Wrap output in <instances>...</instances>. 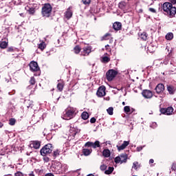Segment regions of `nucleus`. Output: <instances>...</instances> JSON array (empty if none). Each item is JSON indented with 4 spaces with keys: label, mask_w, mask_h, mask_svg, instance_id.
Returning a JSON list of instances; mask_svg holds the SVG:
<instances>
[{
    "label": "nucleus",
    "mask_w": 176,
    "mask_h": 176,
    "mask_svg": "<svg viewBox=\"0 0 176 176\" xmlns=\"http://www.w3.org/2000/svg\"><path fill=\"white\" fill-rule=\"evenodd\" d=\"M162 10L164 12L167 13V14L170 17H175L176 14V8L173 7V4L171 3L165 2L162 5Z\"/></svg>",
    "instance_id": "obj_1"
},
{
    "label": "nucleus",
    "mask_w": 176,
    "mask_h": 176,
    "mask_svg": "<svg viewBox=\"0 0 176 176\" xmlns=\"http://www.w3.org/2000/svg\"><path fill=\"white\" fill-rule=\"evenodd\" d=\"M76 115V109L70 107L63 112L62 118L65 120H71Z\"/></svg>",
    "instance_id": "obj_2"
},
{
    "label": "nucleus",
    "mask_w": 176,
    "mask_h": 176,
    "mask_svg": "<svg viewBox=\"0 0 176 176\" xmlns=\"http://www.w3.org/2000/svg\"><path fill=\"white\" fill-rule=\"evenodd\" d=\"M53 10V8L49 3H45L42 8L41 14L43 17L48 18L52 16V11Z\"/></svg>",
    "instance_id": "obj_3"
},
{
    "label": "nucleus",
    "mask_w": 176,
    "mask_h": 176,
    "mask_svg": "<svg viewBox=\"0 0 176 176\" xmlns=\"http://www.w3.org/2000/svg\"><path fill=\"white\" fill-rule=\"evenodd\" d=\"M53 151V147L52 146V144H48L45 146H44L40 151V153L41 156H46L47 155H50L52 153V151Z\"/></svg>",
    "instance_id": "obj_4"
},
{
    "label": "nucleus",
    "mask_w": 176,
    "mask_h": 176,
    "mask_svg": "<svg viewBox=\"0 0 176 176\" xmlns=\"http://www.w3.org/2000/svg\"><path fill=\"white\" fill-rule=\"evenodd\" d=\"M118 75V72L114 69H109L106 73V78L108 82H112L113 79H115L116 76Z\"/></svg>",
    "instance_id": "obj_5"
},
{
    "label": "nucleus",
    "mask_w": 176,
    "mask_h": 176,
    "mask_svg": "<svg viewBox=\"0 0 176 176\" xmlns=\"http://www.w3.org/2000/svg\"><path fill=\"white\" fill-rule=\"evenodd\" d=\"M127 157H129V155L126 153H122L120 156L116 157L114 160L115 163L121 164L123 163H126L127 162Z\"/></svg>",
    "instance_id": "obj_6"
},
{
    "label": "nucleus",
    "mask_w": 176,
    "mask_h": 176,
    "mask_svg": "<svg viewBox=\"0 0 176 176\" xmlns=\"http://www.w3.org/2000/svg\"><path fill=\"white\" fill-rule=\"evenodd\" d=\"M85 146H87V148H94V149H96V148H100L101 145L100 144V141L96 140L95 142H87L85 143Z\"/></svg>",
    "instance_id": "obj_7"
},
{
    "label": "nucleus",
    "mask_w": 176,
    "mask_h": 176,
    "mask_svg": "<svg viewBox=\"0 0 176 176\" xmlns=\"http://www.w3.org/2000/svg\"><path fill=\"white\" fill-rule=\"evenodd\" d=\"M29 67L32 72H36L37 71H39V66L38 65V63L35 61L30 62Z\"/></svg>",
    "instance_id": "obj_8"
},
{
    "label": "nucleus",
    "mask_w": 176,
    "mask_h": 176,
    "mask_svg": "<svg viewBox=\"0 0 176 176\" xmlns=\"http://www.w3.org/2000/svg\"><path fill=\"white\" fill-rule=\"evenodd\" d=\"M160 112L161 113H163V115H173V112H174V109L172 107H169L166 109H161Z\"/></svg>",
    "instance_id": "obj_9"
},
{
    "label": "nucleus",
    "mask_w": 176,
    "mask_h": 176,
    "mask_svg": "<svg viewBox=\"0 0 176 176\" xmlns=\"http://www.w3.org/2000/svg\"><path fill=\"white\" fill-rule=\"evenodd\" d=\"M78 131H79V129H78V128L70 126L69 137L71 138L72 140H74V138H75V135Z\"/></svg>",
    "instance_id": "obj_10"
},
{
    "label": "nucleus",
    "mask_w": 176,
    "mask_h": 176,
    "mask_svg": "<svg viewBox=\"0 0 176 176\" xmlns=\"http://www.w3.org/2000/svg\"><path fill=\"white\" fill-rule=\"evenodd\" d=\"M105 90V86L100 87L96 92V95L98 96V97H104V96H105L106 94Z\"/></svg>",
    "instance_id": "obj_11"
},
{
    "label": "nucleus",
    "mask_w": 176,
    "mask_h": 176,
    "mask_svg": "<svg viewBox=\"0 0 176 176\" xmlns=\"http://www.w3.org/2000/svg\"><path fill=\"white\" fill-rule=\"evenodd\" d=\"M30 146L31 148H34V149H39V148H41V142L38 140L31 141Z\"/></svg>",
    "instance_id": "obj_12"
},
{
    "label": "nucleus",
    "mask_w": 176,
    "mask_h": 176,
    "mask_svg": "<svg viewBox=\"0 0 176 176\" xmlns=\"http://www.w3.org/2000/svg\"><path fill=\"white\" fill-rule=\"evenodd\" d=\"M142 94L144 98H152L153 94L151 90L145 89L142 92Z\"/></svg>",
    "instance_id": "obj_13"
},
{
    "label": "nucleus",
    "mask_w": 176,
    "mask_h": 176,
    "mask_svg": "<svg viewBox=\"0 0 176 176\" xmlns=\"http://www.w3.org/2000/svg\"><path fill=\"white\" fill-rule=\"evenodd\" d=\"M155 90L156 91V93L157 94H161V93H163L164 91V85L163 84H158Z\"/></svg>",
    "instance_id": "obj_14"
},
{
    "label": "nucleus",
    "mask_w": 176,
    "mask_h": 176,
    "mask_svg": "<svg viewBox=\"0 0 176 176\" xmlns=\"http://www.w3.org/2000/svg\"><path fill=\"white\" fill-rule=\"evenodd\" d=\"M130 144L129 141H124L123 144L121 146L117 145V148L119 152L120 151H123V149H126V146H129Z\"/></svg>",
    "instance_id": "obj_15"
},
{
    "label": "nucleus",
    "mask_w": 176,
    "mask_h": 176,
    "mask_svg": "<svg viewBox=\"0 0 176 176\" xmlns=\"http://www.w3.org/2000/svg\"><path fill=\"white\" fill-rule=\"evenodd\" d=\"M91 53V47H85L81 52L82 56H89Z\"/></svg>",
    "instance_id": "obj_16"
},
{
    "label": "nucleus",
    "mask_w": 176,
    "mask_h": 176,
    "mask_svg": "<svg viewBox=\"0 0 176 176\" xmlns=\"http://www.w3.org/2000/svg\"><path fill=\"white\" fill-rule=\"evenodd\" d=\"M167 90H168L169 94L173 96V95L175 94L176 87L173 86V85H168L167 86Z\"/></svg>",
    "instance_id": "obj_17"
},
{
    "label": "nucleus",
    "mask_w": 176,
    "mask_h": 176,
    "mask_svg": "<svg viewBox=\"0 0 176 176\" xmlns=\"http://www.w3.org/2000/svg\"><path fill=\"white\" fill-rule=\"evenodd\" d=\"M71 9H72V8L69 7L65 13V17H66L67 20H69V19L72 17V10H71Z\"/></svg>",
    "instance_id": "obj_18"
},
{
    "label": "nucleus",
    "mask_w": 176,
    "mask_h": 176,
    "mask_svg": "<svg viewBox=\"0 0 176 176\" xmlns=\"http://www.w3.org/2000/svg\"><path fill=\"white\" fill-rule=\"evenodd\" d=\"M113 28L116 31H119L122 28V23L120 22H116L113 24Z\"/></svg>",
    "instance_id": "obj_19"
},
{
    "label": "nucleus",
    "mask_w": 176,
    "mask_h": 176,
    "mask_svg": "<svg viewBox=\"0 0 176 176\" xmlns=\"http://www.w3.org/2000/svg\"><path fill=\"white\" fill-rule=\"evenodd\" d=\"M135 109H131L130 106H125L124 107V112L126 114H130V113H133V112H134Z\"/></svg>",
    "instance_id": "obj_20"
},
{
    "label": "nucleus",
    "mask_w": 176,
    "mask_h": 176,
    "mask_svg": "<svg viewBox=\"0 0 176 176\" xmlns=\"http://www.w3.org/2000/svg\"><path fill=\"white\" fill-rule=\"evenodd\" d=\"M92 152H93V150L91 148H90V149L83 148L82 149V154L84 155V156H89L91 154Z\"/></svg>",
    "instance_id": "obj_21"
},
{
    "label": "nucleus",
    "mask_w": 176,
    "mask_h": 176,
    "mask_svg": "<svg viewBox=\"0 0 176 176\" xmlns=\"http://www.w3.org/2000/svg\"><path fill=\"white\" fill-rule=\"evenodd\" d=\"M41 43L38 44V49L40 50H45L46 49V43H45L43 41H40Z\"/></svg>",
    "instance_id": "obj_22"
},
{
    "label": "nucleus",
    "mask_w": 176,
    "mask_h": 176,
    "mask_svg": "<svg viewBox=\"0 0 176 176\" xmlns=\"http://www.w3.org/2000/svg\"><path fill=\"white\" fill-rule=\"evenodd\" d=\"M61 127V124H56V122H52L51 124L52 130H57Z\"/></svg>",
    "instance_id": "obj_23"
},
{
    "label": "nucleus",
    "mask_w": 176,
    "mask_h": 176,
    "mask_svg": "<svg viewBox=\"0 0 176 176\" xmlns=\"http://www.w3.org/2000/svg\"><path fill=\"white\" fill-rule=\"evenodd\" d=\"M102 155L104 157H109L111 156V151L109 149H104L102 152Z\"/></svg>",
    "instance_id": "obj_24"
},
{
    "label": "nucleus",
    "mask_w": 176,
    "mask_h": 176,
    "mask_svg": "<svg viewBox=\"0 0 176 176\" xmlns=\"http://www.w3.org/2000/svg\"><path fill=\"white\" fill-rule=\"evenodd\" d=\"M36 116V121L34 122V123H38V122H41V120H43V116L42 114H41L40 116L38 114H36V116H34V118Z\"/></svg>",
    "instance_id": "obj_25"
},
{
    "label": "nucleus",
    "mask_w": 176,
    "mask_h": 176,
    "mask_svg": "<svg viewBox=\"0 0 176 176\" xmlns=\"http://www.w3.org/2000/svg\"><path fill=\"white\" fill-rule=\"evenodd\" d=\"M118 8H120V9H122V10H124L126 9V2L122 1L119 3Z\"/></svg>",
    "instance_id": "obj_26"
},
{
    "label": "nucleus",
    "mask_w": 176,
    "mask_h": 176,
    "mask_svg": "<svg viewBox=\"0 0 176 176\" xmlns=\"http://www.w3.org/2000/svg\"><path fill=\"white\" fill-rule=\"evenodd\" d=\"M81 118L84 120H87V119H89V113L86 111L82 112V113L81 114Z\"/></svg>",
    "instance_id": "obj_27"
},
{
    "label": "nucleus",
    "mask_w": 176,
    "mask_h": 176,
    "mask_svg": "<svg viewBox=\"0 0 176 176\" xmlns=\"http://www.w3.org/2000/svg\"><path fill=\"white\" fill-rule=\"evenodd\" d=\"M165 38L167 39V41H171V39L174 38V34L171 32H169L166 35Z\"/></svg>",
    "instance_id": "obj_28"
},
{
    "label": "nucleus",
    "mask_w": 176,
    "mask_h": 176,
    "mask_svg": "<svg viewBox=\"0 0 176 176\" xmlns=\"http://www.w3.org/2000/svg\"><path fill=\"white\" fill-rule=\"evenodd\" d=\"M101 58H102V63H109V61H111V58L106 56H102Z\"/></svg>",
    "instance_id": "obj_29"
},
{
    "label": "nucleus",
    "mask_w": 176,
    "mask_h": 176,
    "mask_svg": "<svg viewBox=\"0 0 176 176\" xmlns=\"http://www.w3.org/2000/svg\"><path fill=\"white\" fill-rule=\"evenodd\" d=\"M57 89L59 91H63V89H64V82L58 83Z\"/></svg>",
    "instance_id": "obj_30"
},
{
    "label": "nucleus",
    "mask_w": 176,
    "mask_h": 176,
    "mask_svg": "<svg viewBox=\"0 0 176 176\" xmlns=\"http://www.w3.org/2000/svg\"><path fill=\"white\" fill-rule=\"evenodd\" d=\"M113 171V167H111L109 166L108 168V169H107L105 171H104V174H107V175H109V174H112Z\"/></svg>",
    "instance_id": "obj_31"
},
{
    "label": "nucleus",
    "mask_w": 176,
    "mask_h": 176,
    "mask_svg": "<svg viewBox=\"0 0 176 176\" xmlns=\"http://www.w3.org/2000/svg\"><path fill=\"white\" fill-rule=\"evenodd\" d=\"M140 38L143 40V41H146L147 38H148V34H146V32H144L143 33H142L140 34Z\"/></svg>",
    "instance_id": "obj_32"
},
{
    "label": "nucleus",
    "mask_w": 176,
    "mask_h": 176,
    "mask_svg": "<svg viewBox=\"0 0 176 176\" xmlns=\"http://www.w3.org/2000/svg\"><path fill=\"white\" fill-rule=\"evenodd\" d=\"M0 47L1 49H6L8 47V43L6 41H2L0 43Z\"/></svg>",
    "instance_id": "obj_33"
},
{
    "label": "nucleus",
    "mask_w": 176,
    "mask_h": 176,
    "mask_svg": "<svg viewBox=\"0 0 176 176\" xmlns=\"http://www.w3.org/2000/svg\"><path fill=\"white\" fill-rule=\"evenodd\" d=\"M74 52L76 54H79V53H80V47H79L78 45L76 46L74 48Z\"/></svg>",
    "instance_id": "obj_34"
},
{
    "label": "nucleus",
    "mask_w": 176,
    "mask_h": 176,
    "mask_svg": "<svg viewBox=\"0 0 176 176\" xmlns=\"http://www.w3.org/2000/svg\"><path fill=\"white\" fill-rule=\"evenodd\" d=\"M29 14H35L36 10L34 8H29L28 10Z\"/></svg>",
    "instance_id": "obj_35"
},
{
    "label": "nucleus",
    "mask_w": 176,
    "mask_h": 176,
    "mask_svg": "<svg viewBox=\"0 0 176 176\" xmlns=\"http://www.w3.org/2000/svg\"><path fill=\"white\" fill-rule=\"evenodd\" d=\"M9 124L10 126H14L16 124V119L14 118H11L9 120Z\"/></svg>",
    "instance_id": "obj_36"
},
{
    "label": "nucleus",
    "mask_w": 176,
    "mask_h": 176,
    "mask_svg": "<svg viewBox=\"0 0 176 176\" xmlns=\"http://www.w3.org/2000/svg\"><path fill=\"white\" fill-rule=\"evenodd\" d=\"M107 112L109 115H113V107H109V109H107Z\"/></svg>",
    "instance_id": "obj_37"
},
{
    "label": "nucleus",
    "mask_w": 176,
    "mask_h": 176,
    "mask_svg": "<svg viewBox=\"0 0 176 176\" xmlns=\"http://www.w3.org/2000/svg\"><path fill=\"white\" fill-rule=\"evenodd\" d=\"M170 61V56H166L165 59L164 60V64L165 65H167L168 64V62Z\"/></svg>",
    "instance_id": "obj_38"
},
{
    "label": "nucleus",
    "mask_w": 176,
    "mask_h": 176,
    "mask_svg": "<svg viewBox=\"0 0 176 176\" xmlns=\"http://www.w3.org/2000/svg\"><path fill=\"white\" fill-rule=\"evenodd\" d=\"M60 155V151L58 150H55L53 153L54 157H57Z\"/></svg>",
    "instance_id": "obj_39"
},
{
    "label": "nucleus",
    "mask_w": 176,
    "mask_h": 176,
    "mask_svg": "<svg viewBox=\"0 0 176 176\" xmlns=\"http://www.w3.org/2000/svg\"><path fill=\"white\" fill-rule=\"evenodd\" d=\"M132 168H135V170H137L138 168V162H135L133 163Z\"/></svg>",
    "instance_id": "obj_40"
},
{
    "label": "nucleus",
    "mask_w": 176,
    "mask_h": 176,
    "mask_svg": "<svg viewBox=\"0 0 176 176\" xmlns=\"http://www.w3.org/2000/svg\"><path fill=\"white\" fill-rule=\"evenodd\" d=\"M144 148H145V145L144 146H138L136 148V151L138 152H141V151H142V149H144Z\"/></svg>",
    "instance_id": "obj_41"
},
{
    "label": "nucleus",
    "mask_w": 176,
    "mask_h": 176,
    "mask_svg": "<svg viewBox=\"0 0 176 176\" xmlns=\"http://www.w3.org/2000/svg\"><path fill=\"white\" fill-rule=\"evenodd\" d=\"M30 83V85H35V78L31 77Z\"/></svg>",
    "instance_id": "obj_42"
},
{
    "label": "nucleus",
    "mask_w": 176,
    "mask_h": 176,
    "mask_svg": "<svg viewBox=\"0 0 176 176\" xmlns=\"http://www.w3.org/2000/svg\"><path fill=\"white\" fill-rule=\"evenodd\" d=\"M108 36H111V34L109 33H107L104 36H103V39H104V41H107L108 38Z\"/></svg>",
    "instance_id": "obj_43"
},
{
    "label": "nucleus",
    "mask_w": 176,
    "mask_h": 176,
    "mask_svg": "<svg viewBox=\"0 0 176 176\" xmlns=\"http://www.w3.org/2000/svg\"><path fill=\"white\" fill-rule=\"evenodd\" d=\"M151 127L152 129H156V127H157V124L156 122H153L151 124Z\"/></svg>",
    "instance_id": "obj_44"
},
{
    "label": "nucleus",
    "mask_w": 176,
    "mask_h": 176,
    "mask_svg": "<svg viewBox=\"0 0 176 176\" xmlns=\"http://www.w3.org/2000/svg\"><path fill=\"white\" fill-rule=\"evenodd\" d=\"M100 170L102 171H104V170H107V166L105 164H102L100 166Z\"/></svg>",
    "instance_id": "obj_45"
},
{
    "label": "nucleus",
    "mask_w": 176,
    "mask_h": 176,
    "mask_svg": "<svg viewBox=\"0 0 176 176\" xmlns=\"http://www.w3.org/2000/svg\"><path fill=\"white\" fill-rule=\"evenodd\" d=\"M14 176H24V174H23V173L19 171V172H16V173L14 174Z\"/></svg>",
    "instance_id": "obj_46"
},
{
    "label": "nucleus",
    "mask_w": 176,
    "mask_h": 176,
    "mask_svg": "<svg viewBox=\"0 0 176 176\" xmlns=\"http://www.w3.org/2000/svg\"><path fill=\"white\" fill-rule=\"evenodd\" d=\"M84 5H89L90 3V0H82Z\"/></svg>",
    "instance_id": "obj_47"
},
{
    "label": "nucleus",
    "mask_w": 176,
    "mask_h": 176,
    "mask_svg": "<svg viewBox=\"0 0 176 176\" xmlns=\"http://www.w3.org/2000/svg\"><path fill=\"white\" fill-rule=\"evenodd\" d=\"M149 12H151L152 13H156V10L155 8H150L148 9Z\"/></svg>",
    "instance_id": "obj_48"
},
{
    "label": "nucleus",
    "mask_w": 176,
    "mask_h": 176,
    "mask_svg": "<svg viewBox=\"0 0 176 176\" xmlns=\"http://www.w3.org/2000/svg\"><path fill=\"white\" fill-rule=\"evenodd\" d=\"M29 105L27 106V108H32V102L29 100Z\"/></svg>",
    "instance_id": "obj_49"
},
{
    "label": "nucleus",
    "mask_w": 176,
    "mask_h": 176,
    "mask_svg": "<svg viewBox=\"0 0 176 176\" xmlns=\"http://www.w3.org/2000/svg\"><path fill=\"white\" fill-rule=\"evenodd\" d=\"M91 123H96V118H91L90 120Z\"/></svg>",
    "instance_id": "obj_50"
},
{
    "label": "nucleus",
    "mask_w": 176,
    "mask_h": 176,
    "mask_svg": "<svg viewBox=\"0 0 176 176\" xmlns=\"http://www.w3.org/2000/svg\"><path fill=\"white\" fill-rule=\"evenodd\" d=\"M109 45H105V49H106V50H107V52H111V49L109 48Z\"/></svg>",
    "instance_id": "obj_51"
},
{
    "label": "nucleus",
    "mask_w": 176,
    "mask_h": 176,
    "mask_svg": "<svg viewBox=\"0 0 176 176\" xmlns=\"http://www.w3.org/2000/svg\"><path fill=\"white\" fill-rule=\"evenodd\" d=\"M170 2L171 5H175L176 4V0H170Z\"/></svg>",
    "instance_id": "obj_52"
},
{
    "label": "nucleus",
    "mask_w": 176,
    "mask_h": 176,
    "mask_svg": "<svg viewBox=\"0 0 176 176\" xmlns=\"http://www.w3.org/2000/svg\"><path fill=\"white\" fill-rule=\"evenodd\" d=\"M176 169V164L175 163H173L172 164V170H175Z\"/></svg>",
    "instance_id": "obj_53"
},
{
    "label": "nucleus",
    "mask_w": 176,
    "mask_h": 176,
    "mask_svg": "<svg viewBox=\"0 0 176 176\" xmlns=\"http://www.w3.org/2000/svg\"><path fill=\"white\" fill-rule=\"evenodd\" d=\"M43 160H44V162H46L47 163V162H49V157H45L43 158Z\"/></svg>",
    "instance_id": "obj_54"
},
{
    "label": "nucleus",
    "mask_w": 176,
    "mask_h": 176,
    "mask_svg": "<svg viewBox=\"0 0 176 176\" xmlns=\"http://www.w3.org/2000/svg\"><path fill=\"white\" fill-rule=\"evenodd\" d=\"M45 176H54V175H53V173H47Z\"/></svg>",
    "instance_id": "obj_55"
},
{
    "label": "nucleus",
    "mask_w": 176,
    "mask_h": 176,
    "mask_svg": "<svg viewBox=\"0 0 176 176\" xmlns=\"http://www.w3.org/2000/svg\"><path fill=\"white\" fill-rule=\"evenodd\" d=\"M154 162H155V160H153V159H151V160H149V163H150V164H153V163H154Z\"/></svg>",
    "instance_id": "obj_56"
},
{
    "label": "nucleus",
    "mask_w": 176,
    "mask_h": 176,
    "mask_svg": "<svg viewBox=\"0 0 176 176\" xmlns=\"http://www.w3.org/2000/svg\"><path fill=\"white\" fill-rule=\"evenodd\" d=\"M8 52H13V48L12 47L8 48Z\"/></svg>",
    "instance_id": "obj_57"
},
{
    "label": "nucleus",
    "mask_w": 176,
    "mask_h": 176,
    "mask_svg": "<svg viewBox=\"0 0 176 176\" xmlns=\"http://www.w3.org/2000/svg\"><path fill=\"white\" fill-rule=\"evenodd\" d=\"M2 127H3V123L0 122V129H2Z\"/></svg>",
    "instance_id": "obj_58"
},
{
    "label": "nucleus",
    "mask_w": 176,
    "mask_h": 176,
    "mask_svg": "<svg viewBox=\"0 0 176 176\" xmlns=\"http://www.w3.org/2000/svg\"><path fill=\"white\" fill-rule=\"evenodd\" d=\"M58 168H61V164L60 162H58Z\"/></svg>",
    "instance_id": "obj_59"
},
{
    "label": "nucleus",
    "mask_w": 176,
    "mask_h": 176,
    "mask_svg": "<svg viewBox=\"0 0 176 176\" xmlns=\"http://www.w3.org/2000/svg\"><path fill=\"white\" fill-rule=\"evenodd\" d=\"M29 176H35V175H34V172H31V173L29 174Z\"/></svg>",
    "instance_id": "obj_60"
},
{
    "label": "nucleus",
    "mask_w": 176,
    "mask_h": 176,
    "mask_svg": "<svg viewBox=\"0 0 176 176\" xmlns=\"http://www.w3.org/2000/svg\"><path fill=\"white\" fill-rule=\"evenodd\" d=\"M106 144H107V145H111V141H107V142H106Z\"/></svg>",
    "instance_id": "obj_61"
},
{
    "label": "nucleus",
    "mask_w": 176,
    "mask_h": 176,
    "mask_svg": "<svg viewBox=\"0 0 176 176\" xmlns=\"http://www.w3.org/2000/svg\"><path fill=\"white\" fill-rule=\"evenodd\" d=\"M122 105H126V102H122Z\"/></svg>",
    "instance_id": "obj_62"
},
{
    "label": "nucleus",
    "mask_w": 176,
    "mask_h": 176,
    "mask_svg": "<svg viewBox=\"0 0 176 176\" xmlns=\"http://www.w3.org/2000/svg\"><path fill=\"white\" fill-rule=\"evenodd\" d=\"M87 176H94L93 174H89Z\"/></svg>",
    "instance_id": "obj_63"
}]
</instances>
